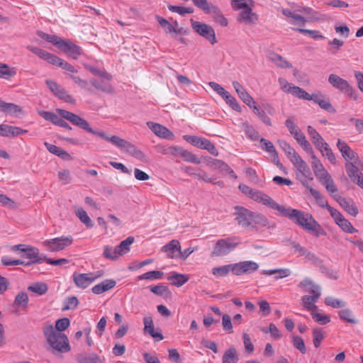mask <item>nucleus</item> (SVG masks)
<instances>
[{"label":"nucleus","mask_w":363,"mask_h":363,"mask_svg":"<svg viewBox=\"0 0 363 363\" xmlns=\"http://www.w3.org/2000/svg\"><path fill=\"white\" fill-rule=\"evenodd\" d=\"M284 216L300 225L305 230L316 237L325 235L326 233L321 225L313 218L312 215L303 211L287 208Z\"/></svg>","instance_id":"obj_1"},{"label":"nucleus","mask_w":363,"mask_h":363,"mask_svg":"<svg viewBox=\"0 0 363 363\" xmlns=\"http://www.w3.org/2000/svg\"><path fill=\"white\" fill-rule=\"evenodd\" d=\"M259 267L256 262L247 260L213 267L211 273L216 278L227 277L230 272L235 276H241L252 274L259 269Z\"/></svg>","instance_id":"obj_2"},{"label":"nucleus","mask_w":363,"mask_h":363,"mask_svg":"<svg viewBox=\"0 0 363 363\" xmlns=\"http://www.w3.org/2000/svg\"><path fill=\"white\" fill-rule=\"evenodd\" d=\"M42 330L48 345L52 349L53 354H55V352L63 353L70 351L67 336L55 330L52 324L45 323Z\"/></svg>","instance_id":"obj_3"},{"label":"nucleus","mask_w":363,"mask_h":363,"mask_svg":"<svg viewBox=\"0 0 363 363\" xmlns=\"http://www.w3.org/2000/svg\"><path fill=\"white\" fill-rule=\"evenodd\" d=\"M298 287L303 288L305 291L312 294L311 296L305 295L302 296L301 301L303 307L311 312L316 310L315 303L321 295L320 287L308 277L303 279L299 283Z\"/></svg>","instance_id":"obj_4"},{"label":"nucleus","mask_w":363,"mask_h":363,"mask_svg":"<svg viewBox=\"0 0 363 363\" xmlns=\"http://www.w3.org/2000/svg\"><path fill=\"white\" fill-rule=\"evenodd\" d=\"M235 220L242 227L246 228L251 225L255 222V223H262L265 225L267 220L260 214L254 213L242 206H237L235 207Z\"/></svg>","instance_id":"obj_5"},{"label":"nucleus","mask_w":363,"mask_h":363,"mask_svg":"<svg viewBox=\"0 0 363 363\" xmlns=\"http://www.w3.org/2000/svg\"><path fill=\"white\" fill-rule=\"evenodd\" d=\"M57 112L60 115L62 118L69 121L73 125L79 126L88 133L96 135L101 138L105 139L106 140H108V135H107L104 132L94 130L89 126V123L86 120L83 119L79 116L60 108L57 109Z\"/></svg>","instance_id":"obj_6"},{"label":"nucleus","mask_w":363,"mask_h":363,"mask_svg":"<svg viewBox=\"0 0 363 363\" xmlns=\"http://www.w3.org/2000/svg\"><path fill=\"white\" fill-rule=\"evenodd\" d=\"M328 81L333 88L339 90L350 99L354 101L358 99L357 91L346 79L337 74H330L328 76Z\"/></svg>","instance_id":"obj_7"},{"label":"nucleus","mask_w":363,"mask_h":363,"mask_svg":"<svg viewBox=\"0 0 363 363\" xmlns=\"http://www.w3.org/2000/svg\"><path fill=\"white\" fill-rule=\"evenodd\" d=\"M239 242L235 238H227L218 240L211 252V257H222L233 252Z\"/></svg>","instance_id":"obj_8"},{"label":"nucleus","mask_w":363,"mask_h":363,"mask_svg":"<svg viewBox=\"0 0 363 363\" xmlns=\"http://www.w3.org/2000/svg\"><path fill=\"white\" fill-rule=\"evenodd\" d=\"M192 28L201 36L208 40L211 44L214 45L217 43L215 30L212 26L191 19Z\"/></svg>","instance_id":"obj_9"},{"label":"nucleus","mask_w":363,"mask_h":363,"mask_svg":"<svg viewBox=\"0 0 363 363\" xmlns=\"http://www.w3.org/2000/svg\"><path fill=\"white\" fill-rule=\"evenodd\" d=\"M103 274L104 272L102 271H97L91 273H74L72 277L73 281L77 286L82 289H86L95 280L101 277Z\"/></svg>","instance_id":"obj_10"},{"label":"nucleus","mask_w":363,"mask_h":363,"mask_svg":"<svg viewBox=\"0 0 363 363\" xmlns=\"http://www.w3.org/2000/svg\"><path fill=\"white\" fill-rule=\"evenodd\" d=\"M72 242L73 239L72 236H62L46 240L43 242V245L50 252H58L69 246Z\"/></svg>","instance_id":"obj_11"},{"label":"nucleus","mask_w":363,"mask_h":363,"mask_svg":"<svg viewBox=\"0 0 363 363\" xmlns=\"http://www.w3.org/2000/svg\"><path fill=\"white\" fill-rule=\"evenodd\" d=\"M57 48L74 60H77L82 53L79 46L68 40L62 39Z\"/></svg>","instance_id":"obj_12"},{"label":"nucleus","mask_w":363,"mask_h":363,"mask_svg":"<svg viewBox=\"0 0 363 363\" xmlns=\"http://www.w3.org/2000/svg\"><path fill=\"white\" fill-rule=\"evenodd\" d=\"M23 257L29 259L28 262H25L23 265L30 266L36 263H41L45 259V255H40L39 250L37 247L28 245L26 251H24Z\"/></svg>","instance_id":"obj_13"},{"label":"nucleus","mask_w":363,"mask_h":363,"mask_svg":"<svg viewBox=\"0 0 363 363\" xmlns=\"http://www.w3.org/2000/svg\"><path fill=\"white\" fill-rule=\"evenodd\" d=\"M255 201L262 203L263 205H265L268 207H270L272 209L277 210L279 215L283 216L285 214V212L287 209L284 206H281L277 203L275 201H274L270 196L264 194L263 192H260L259 197L255 198Z\"/></svg>","instance_id":"obj_14"},{"label":"nucleus","mask_w":363,"mask_h":363,"mask_svg":"<svg viewBox=\"0 0 363 363\" xmlns=\"http://www.w3.org/2000/svg\"><path fill=\"white\" fill-rule=\"evenodd\" d=\"M337 147L346 162L358 160V155L343 140L338 139Z\"/></svg>","instance_id":"obj_15"},{"label":"nucleus","mask_w":363,"mask_h":363,"mask_svg":"<svg viewBox=\"0 0 363 363\" xmlns=\"http://www.w3.org/2000/svg\"><path fill=\"white\" fill-rule=\"evenodd\" d=\"M147 125L157 136L167 140H174L173 133L165 126L151 121L147 122Z\"/></svg>","instance_id":"obj_16"},{"label":"nucleus","mask_w":363,"mask_h":363,"mask_svg":"<svg viewBox=\"0 0 363 363\" xmlns=\"http://www.w3.org/2000/svg\"><path fill=\"white\" fill-rule=\"evenodd\" d=\"M291 162L296 168L297 178L312 176L309 167L300 155L295 156V159H292Z\"/></svg>","instance_id":"obj_17"},{"label":"nucleus","mask_w":363,"mask_h":363,"mask_svg":"<svg viewBox=\"0 0 363 363\" xmlns=\"http://www.w3.org/2000/svg\"><path fill=\"white\" fill-rule=\"evenodd\" d=\"M203 11L206 14H211L213 19L220 26H228V20L224 17L221 11L218 6L210 4Z\"/></svg>","instance_id":"obj_18"},{"label":"nucleus","mask_w":363,"mask_h":363,"mask_svg":"<svg viewBox=\"0 0 363 363\" xmlns=\"http://www.w3.org/2000/svg\"><path fill=\"white\" fill-rule=\"evenodd\" d=\"M27 49L28 50H30V52H32L33 53L37 55L41 59L47 61L48 62H49L50 64L53 65H55V64L57 63V60L59 57H57L50 52H48V51L44 50L41 48H39L38 47L28 45L27 47Z\"/></svg>","instance_id":"obj_19"},{"label":"nucleus","mask_w":363,"mask_h":363,"mask_svg":"<svg viewBox=\"0 0 363 363\" xmlns=\"http://www.w3.org/2000/svg\"><path fill=\"white\" fill-rule=\"evenodd\" d=\"M336 199L340 206L343 208L349 214L352 216H356L358 214V208L353 200L341 196H338V198Z\"/></svg>","instance_id":"obj_20"},{"label":"nucleus","mask_w":363,"mask_h":363,"mask_svg":"<svg viewBox=\"0 0 363 363\" xmlns=\"http://www.w3.org/2000/svg\"><path fill=\"white\" fill-rule=\"evenodd\" d=\"M162 251L167 253L168 258L173 259L179 256L180 244L177 240H172L162 247Z\"/></svg>","instance_id":"obj_21"},{"label":"nucleus","mask_w":363,"mask_h":363,"mask_svg":"<svg viewBox=\"0 0 363 363\" xmlns=\"http://www.w3.org/2000/svg\"><path fill=\"white\" fill-rule=\"evenodd\" d=\"M257 15L252 12V9L250 7L242 10L238 16V21L244 22L247 25L255 24L257 23Z\"/></svg>","instance_id":"obj_22"},{"label":"nucleus","mask_w":363,"mask_h":363,"mask_svg":"<svg viewBox=\"0 0 363 363\" xmlns=\"http://www.w3.org/2000/svg\"><path fill=\"white\" fill-rule=\"evenodd\" d=\"M233 86L240 99L247 106L254 103V99L248 94L247 90L237 81L233 82Z\"/></svg>","instance_id":"obj_23"},{"label":"nucleus","mask_w":363,"mask_h":363,"mask_svg":"<svg viewBox=\"0 0 363 363\" xmlns=\"http://www.w3.org/2000/svg\"><path fill=\"white\" fill-rule=\"evenodd\" d=\"M211 167L229 174L232 178L237 179V175L230 166L222 160L213 159L210 162Z\"/></svg>","instance_id":"obj_24"},{"label":"nucleus","mask_w":363,"mask_h":363,"mask_svg":"<svg viewBox=\"0 0 363 363\" xmlns=\"http://www.w3.org/2000/svg\"><path fill=\"white\" fill-rule=\"evenodd\" d=\"M116 284L113 279H106L92 287L91 291L94 294H101L113 289Z\"/></svg>","instance_id":"obj_25"},{"label":"nucleus","mask_w":363,"mask_h":363,"mask_svg":"<svg viewBox=\"0 0 363 363\" xmlns=\"http://www.w3.org/2000/svg\"><path fill=\"white\" fill-rule=\"evenodd\" d=\"M307 132L316 149H320L326 143L322 136L311 125L307 127Z\"/></svg>","instance_id":"obj_26"},{"label":"nucleus","mask_w":363,"mask_h":363,"mask_svg":"<svg viewBox=\"0 0 363 363\" xmlns=\"http://www.w3.org/2000/svg\"><path fill=\"white\" fill-rule=\"evenodd\" d=\"M143 322L145 325L144 330L145 333L150 334L154 338H158L159 340H163L162 334L155 330L153 321L151 317H145L143 318Z\"/></svg>","instance_id":"obj_27"},{"label":"nucleus","mask_w":363,"mask_h":363,"mask_svg":"<svg viewBox=\"0 0 363 363\" xmlns=\"http://www.w3.org/2000/svg\"><path fill=\"white\" fill-rule=\"evenodd\" d=\"M359 160H358L356 161L346 162L345 164L347 174L352 182L359 177V174H362L357 167V164H359Z\"/></svg>","instance_id":"obj_28"},{"label":"nucleus","mask_w":363,"mask_h":363,"mask_svg":"<svg viewBox=\"0 0 363 363\" xmlns=\"http://www.w3.org/2000/svg\"><path fill=\"white\" fill-rule=\"evenodd\" d=\"M248 106L252 110L253 113L262 120V121L265 125L269 126L272 125L270 118L266 114L265 111L260 108V106L256 104L255 101H254V103L251 104L250 106Z\"/></svg>","instance_id":"obj_29"},{"label":"nucleus","mask_w":363,"mask_h":363,"mask_svg":"<svg viewBox=\"0 0 363 363\" xmlns=\"http://www.w3.org/2000/svg\"><path fill=\"white\" fill-rule=\"evenodd\" d=\"M2 133V137H15L27 133V130L17 126L4 124Z\"/></svg>","instance_id":"obj_30"},{"label":"nucleus","mask_w":363,"mask_h":363,"mask_svg":"<svg viewBox=\"0 0 363 363\" xmlns=\"http://www.w3.org/2000/svg\"><path fill=\"white\" fill-rule=\"evenodd\" d=\"M157 21L164 29L166 33H176L179 34L182 33V28H176L172 23H169L167 20L162 17L157 16Z\"/></svg>","instance_id":"obj_31"},{"label":"nucleus","mask_w":363,"mask_h":363,"mask_svg":"<svg viewBox=\"0 0 363 363\" xmlns=\"http://www.w3.org/2000/svg\"><path fill=\"white\" fill-rule=\"evenodd\" d=\"M79 363H104L103 360L95 353L89 354H79L77 357Z\"/></svg>","instance_id":"obj_32"},{"label":"nucleus","mask_w":363,"mask_h":363,"mask_svg":"<svg viewBox=\"0 0 363 363\" xmlns=\"http://www.w3.org/2000/svg\"><path fill=\"white\" fill-rule=\"evenodd\" d=\"M110 80H107L106 79L101 78L100 80H97L96 79H91L90 82L92 86H94L96 89L104 91V92H111V86L109 83Z\"/></svg>","instance_id":"obj_33"},{"label":"nucleus","mask_w":363,"mask_h":363,"mask_svg":"<svg viewBox=\"0 0 363 363\" xmlns=\"http://www.w3.org/2000/svg\"><path fill=\"white\" fill-rule=\"evenodd\" d=\"M262 274L265 275H274L277 274L275 277L276 279H282L287 277L291 275V272L288 268H281V269H269V270H262Z\"/></svg>","instance_id":"obj_34"},{"label":"nucleus","mask_w":363,"mask_h":363,"mask_svg":"<svg viewBox=\"0 0 363 363\" xmlns=\"http://www.w3.org/2000/svg\"><path fill=\"white\" fill-rule=\"evenodd\" d=\"M29 298L27 293L21 291L18 293L14 298L13 306L26 309L28 306Z\"/></svg>","instance_id":"obj_35"},{"label":"nucleus","mask_w":363,"mask_h":363,"mask_svg":"<svg viewBox=\"0 0 363 363\" xmlns=\"http://www.w3.org/2000/svg\"><path fill=\"white\" fill-rule=\"evenodd\" d=\"M241 126L247 137L250 140L253 141L259 140V132L248 122H243Z\"/></svg>","instance_id":"obj_36"},{"label":"nucleus","mask_w":363,"mask_h":363,"mask_svg":"<svg viewBox=\"0 0 363 363\" xmlns=\"http://www.w3.org/2000/svg\"><path fill=\"white\" fill-rule=\"evenodd\" d=\"M238 359L235 348L230 347L225 352L222 362L223 363H237Z\"/></svg>","instance_id":"obj_37"},{"label":"nucleus","mask_w":363,"mask_h":363,"mask_svg":"<svg viewBox=\"0 0 363 363\" xmlns=\"http://www.w3.org/2000/svg\"><path fill=\"white\" fill-rule=\"evenodd\" d=\"M221 97L225 100L226 104H228L230 108L238 112H241L242 110L240 106L238 103L235 98L233 97L228 91H225Z\"/></svg>","instance_id":"obj_38"},{"label":"nucleus","mask_w":363,"mask_h":363,"mask_svg":"<svg viewBox=\"0 0 363 363\" xmlns=\"http://www.w3.org/2000/svg\"><path fill=\"white\" fill-rule=\"evenodd\" d=\"M169 280L172 281V284L178 287L184 285L189 280V277L186 275L173 272L169 277Z\"/></svg>","instance_id":"obj_39"},{"label":"nucleus","mask_w":363,"mask_h":363,"mask_svg":"<svg viewBox=\"0 0 363 363\" xmlns=\"http://www.w3.org/2000/svg\"><path fill=\"white\" fill-rule=\"evenodd\" d=\"M340 319L345 322L356 324L357 320L354 318L352 311L350 308L342 309L338 311Z\"/></svg>","instance_id":"obj_40"},{"label":"nucleus","mask_w":363,"mask_h":363,"mask_svg":"<svg viewBox=\"0 0 363 363\" xmlns=\"http://www.w3.org/2000/svg\"><path fill=\"white\" fill-rule=\"evenodd\" d=\"M76 216L79 218L80 221L83 223L86 227H93V223L87 213L82 208H78L75 210Z\"/></svg>","instance_id":"obj_41"},{"label":"nucleus","mask_w":363,"mask_h":363,"mask_svg":"<svg viewBox=\"0 0 363 363\" xmlns=\"http://www.w3.org/2000/svg\"><path fill=\"white\" fill-rule=\"evenodd\" d=\"M259 141L261 143V147L263 150L269 153L272 157L278 158V153L271 141L263 138H262Z\"/></svg>","instance_id":"obj_42"},{"label":"nucleus","mask_w":363,"mask_h":363,"mask_svg":"<svg viewBox=\"0 0 363 363\" xmlns=\"http://www.w3.org/2000/svg\"><path fill=\"white\" fill-rule=\"evenodd\" d=\"M278 143L291 161L292 159H295V156H299L294 148L292 147L287 142L279 140H278Z\"/></svg>","instance_id":"obj_43"},{"label":"nucleus","mask_w":363,"mask_h":363,"mask_svg":"<svg viewBox=\"0 0 363 363\" xmlns=\"http://www.w3.org/2000/svg\"><path fill=\"white\" fill-rule=\"evenodd\" d=\"M323 157H327L330 162L333 164H335L337 162L335 154L333 152L329 145L326 143L324 144L323 147L318 149Z\"/></svg>","instance_id":"obj_44"},{"label":"nucleus","mask_w":363,"mask_h":363,"mask_svg":"<svg viewBox=\"0 0 363 363\" xmlns=\"http://www.w3.org/2000/svg\"><path fill=\"white\" fill-rule=\"evenodd\" d=\"M134 240L133 237L129 236L117 246V250L120 252L121 255H125L130 251V246L134 242Z\"/></svg>","instance_id":"obj_45"},{"label":"nucleus","mask_w":363,"mask_h":363,"mask_svg":"<svg viewBox=\"0 0 363 363\" xmlns=\"http://www.w3.org/2000/svg\"><path fill=\"white\" fill-rule=\"evenodd\" d=\"M269 59L281 68L292 67V65L279 54L274 53L271 55Z\"/></svg>","instance_id":"obj_46"},{"label":"nucleus","mask_w":363,"mask_h":363,"mask_svg":"<svg viewBox=\"0 0 363 363\" xmlns=\"http://www.w3.org/2000/svg\"><path fill=\"white\" fill-rule=\"evenodd\" d=\"M103 255L106 259L114 260L121 256L120 252L117 250V247L113 248L108 245L104 247Z\"/></svg>","instance_id":"obj_47"},{"label":"nucleus","mask_w":363,"mask_h":363,"mask_svg":"<svg viewBox=\"0 0 363 363\" xmlns=\"http://www.w3.org/2000/svg\"><path fill=\"white\" fill-rule=\"evenodd\" d=\"M37 34L40 38L46 40L47 42L52 43L57 48H58L60 43L62 40L61 38H60L55 35H49V34L45 33L40 30L38 31Z\"/></svg>","instance_id":"obj_48"},{"label":"nucleus","mask_w":363,"mask_h":363,"mask_svg":"<svg viewBox=\"0 0 363 363\" xmlns=\"http://www.w3.org/2000/svg\"><path fill=\"white\" fill-rule=\"evenodd\" d=\"M180 157L186 162H191L194 164L201 163V160L198 158L194 154L183 148L180 152Z\"/></svg>","instance_id":"obj_49"},{"label":"nucleus","mask_w":363,"mask_h":363,"mask_svg":"<svg viewBox=\"0 0 363 363\" xmlns=\"http://www.w3.org/2000/svg\"><path fill=\"white\" fill-rule=\"evenodd\" d=\"M336 224L345 232L348 233H354L357 232V230L352 226L351 223L342 217Z\"/></svg>","instance_id":"obj_50"},{"label":"nucleus","mask_w":363,"mask_h":363,"mask_svg":"<svg viewBox=\"0 0 363 363\" xmlns=\"http://www.w3.org/2000/svg\"><path fill=\"white\" fill-rule=\"evenodd\" d=\"M84 67L86 69H88L91 73H92L94 75H97L101 78H104L107 80L111 79V75L106 71L100 70L96 67L89 65H85Z\"/></svg>","instance_id":"obj_51"},{"label":"nucleus","mask_w":363,"mask_h":363,"mask_svg":"<svg viewBox=\"0 0 363 363\" xmlns=\"http://www.w3.org/2000/svg\"><path fill=\"white\" fill-rule=\"evenodd\" d=\"M164 273L160 271H151L144 273L138 277V280L149 279L155 280L160 279L162 277Z\"/></svg>","instance_id":"obj_52"},{"label":"nucleus","mask_w":363,"mask_h":363,"mask_svg":"<svg viewBox=\"0 0 363 363\" xmlns=\"http://www.w3.org/2000/svg\"><path fill=\"white\" fill-rule=\"evenodd\" d=\"M28 289L38 295H43L48 291V287L46 284L38 282L28 286Z\"/></svg>","instance_id":"obj_53"},{"label":"nucleus","mask_w":363,"mask_h":363,"mask_svg":"<svg viewBox=\"0 0 363 363\" xmlns=\"http://www.w3.org/2000/svg\"><path fill=\"white\" fill-rule=\"evenodd\" d=\"M294 30L302 34L308 35L315 40H323L325 38V37L318 30L304 28H294Z\"/></svg>","instance_id":"obj_54"},{"label":"nucleus","mask_w":363,"mask_h":363,"mask_svg":"<svg viewBox=\"0 0 363 363\" xmlns=\"http://www.w3.org/2000/svg\"><path fill=\"white\" fill-rule=\"evenodd\" d=\"M311 315L314 320L320 325H326L330 321V318L329 315L318 313L315 311V310L311 311Z\"/></svg>","instance_id":"obj_55"},{"label":"nucleus","mask_w":363,"mask_h":363,"mask_svg":"<svg viewBox=\"0 0 363 363\" xmlns=\"http://www.w3.org/2000/svg\"><path fill=\"white\" fill-rule=\"evenodd\" d=\"M310 192H311V195L315 198L318 204L320 207H323V208L325 207L328 208V207L330 206L328 204L327 201L324 199V197L320 194V193L318 191L314 189L312 187H310Z\"/></svg>","instance_id":"obj_56"},{"label":"nucleus","mask_w":363,"mask_h":363,"mask_svg":"<svg viewBox=\"0 0 363 363\" xmlns=\"http://www.w3.org/2000/svg\"><path fill=\"white\" fill-rule=\"evenodd\" d=\"M313 337L314 347H320L321 342L324 339V333L322 329L315 328L313 330Z\"/></svg>","instance_id":"obj_57"},{"label":"nucleus","mask_w":363,"mask_h":363,"mask_svg":"<svg viewBox=\"0 0 363 363\" xmlns=\"http://www.w3.org/2000/svg\"><path fill=\"white\" fill-rule=\"evenodd\" d=\"M325 303L327 306H331L334 308H340L345 307L346 303L345 302L340 301L337 298H335L332 296H328L325 298Z\"/></svg>","instance_id":"obj_58"},{"label":"nucleus","mask_w":363,"mask_h":363,"mask_svg":"<svg viewBox=\"0 0 363 363\" xmlns=\"http://www.w3.org/2000/svg\"><path fill=\"white\" fill-rule=\"evenodd\" d=\"M4 113L11 116H19L22 113V108L15 104L9 103Z\"/></svg>","instance_id":"obj_59"},{"label":"nucleus","mask_w":363,"mask_h":363,"mask_svg":"<svg viewBox=\"0 0 363 363\" xmlns=\"http://www.w3.org/2000/svg\"><path fill=\"white\" fill-rule=\"evenodd\" d=\"M168 9L170 11L179 13L181 16H184L186 13H192L194 12V9L192 8L173 5L168 6Z\"/></svg>","instance_id":"obj_60"},{"label":"nucleus","mask_w":363,"mask_h":363,"mask_svg":"<svg viewBox=\"0 0 363 363\" xmlns=\"http://www.w3.org/2000/svg\"><path fill=\"white\" fill-rule=\"evenodd\" d=\"M15 71L5 64H0V77L9 79L15 74Z\"/></svg>","instance_id":"obj_61"},{"label":"nucleus","mask_w":363,"mask_h":363,"mask_svg":"<svg viewBox=\"0 0 363 363\" xmlns=\"http://www.w3.org/2000/svg\"><path fill=\"white\" fill-rule=\"evenodd\" d=\"M70 325V320L68 318L58 319L55 323V330L62 333L65 331Z\"/></svg>","instance_id":"obj_62"},{"label":"nucleus","mask_w":363,"mask_h":363,"mask_svg":"<svg viewBox=\"0 0 363 363\" xmlns=\"http://www.w3.org/2000/svg\"><path fill=\"white\" fill-rule=\"evenodd\" d=\"M294 96L298 97L301 99L308 100L309 99V94L304 89L300 88L299 86H295L292 87L291 93Z\"/></svg>","instance_id":"obj_63"},{"label":"nucleus","mask_w":363,"mask_h":363,"mask_svg":"<svg viewBox=\"0 0 363 363\" xmlns=\"http://www.w3.org/2000/svg\"><path fill=\"white\" fill-rule=\"evenodd\" d=\"M55 66L61 67L62 69H65L66 71H68L71 73H76L77 72V70L75 69L74 66H72L69 62L65 61L60 57H58L57 60V63L55 64Z\"/></svg>","instance_id":"obj_64"}]
</instances>
